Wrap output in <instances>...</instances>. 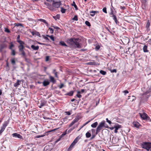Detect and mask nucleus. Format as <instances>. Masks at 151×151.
<instances>
[{
  "label": "nucleus",
  "mask_w": 151,
  "mask_h": 151,
  "mask_svg": "<svg viewBox=\"0 0 151 151\" xmlns=\"http://www.w3.org/2000/svg\"><path fill=\"white\" fill-rule=\"evenodd\" d=\"M81 42V40L79 38H71L67 41V43L70 46L77 48L81 47V44L80 43Z\"/></svg>",
  "instance_id": "obj_1"
},
{
  "label": "nucleus",
  "mask_w": 151,
  "mask_h": 151,
  "mask_svg": "<svg viewBox=\"0 0 151 151\" xmlns=\"http://www.w3.org/2000/svg\"><path fill=\"white\" fill-rule=\"evenodd\" d=\"M52 6L54 8H58L60 7V5L61 4V1L60 0L58 1H56L54 0L52 1Z\"/></svg>",
  "instance_id": "obj_2"
},
{
  "label": "nucleus",
  "mask_w": 151,
  "mask_h": 151,
  "mask_svg": "<svg viewBox=\"0 0 151 151\" xmlns=\"http://www.w3.org/2000/svg\"><path fill=\"white\" fill-rule=\"evenodd\" d=\"M105 122L103 121L101 122L97 127L96 130V134H97L102 129V127H104Z\"/></svg>",
  "instance_id": "obj_3"
},
{
  "label": "nucleus",
  "mask_w": 151,
  "mask_h": 151,
  "mask_svg": "<svg viewBox=\"0 0 151 151\" xmlns=\"http://www.w3.org/2000/svg\"><path fill=\"white\" fill-rule=\"evenodd\" d=\"M8 123L7 121L5 122L4 124H3L2 126L1 127V129L0 130V134H1V133L5 130L6 127L7 126Z\"/></svg>",
  "instance_id": "obj_4"
},
{
  "label": "nucleus",
  "mask_w": 151,
  "mask_h": 151,
  "mask_svg": "<svg viewBox=\"0 0 151 151\" xmlns=\"http://www.w3.org/2000/svg\"><path fill=\"white\" fill-rule=\"evenodd\" d=\"M39 103L38 104L39 107L41 108L42 107L45 105L47 101L44 100L42 99L41 100L40 103L38 101Z\"/></svg>",
  "instance_id": "obj_5"
},
{
  "label": "nucleus",
  "mask_w": 151,
  "mask_h": 151,
  "mask_svg": "<svg viewBox=\"0 0 151 151\" xmlns=\"http://www.w3.org/2000/svg\"><path fill=\"white\" fill-rule=\"evenodd\" d=\"M44 4L47 6V8L50 10L52 11H53L54 10V8L50 4L47 2H45Z\"/></svg>",
  "instance_id": "obj_6"
},
{
  "label": "nucleus",
  "mask_w": 151,
  "mask_h": 151,
  "mask_svg": "<svg viewBox=\"0 0 151 151\" xmlns=\"http://www.w3.org/2000/svg\"><path fill=\"white\" fill-rule=\"evenodd\" d=\"M142 148L146 149L147 151L149 150L148 142H145L144 143L142 144Z\"/></svg>",
  "instance_id": "obj_7"
},
{
  "label": "nucleus",
  "mask_w": 151,
  "mask_h": 151,
  "mask_svg": "<svg viewBox=\"0 0 151 151\" xmlns=\"http://www.w3.org/2000/svg\"><path fill=\"white\" fill-rule=\"evenodd\" d=\"M12 135L13 137L20 139H22V137L19 134L17 133H14L12 134Z\"/></svg>",
  "instance_id": "obj_8"
},
{
  "label": "nucleus",
  "mask_w": 151,
  "mask_h": 151,
  "mask_svg": "<svg viewBox=\"0 0 151 151\" xmlns=\"http://www.w3.org/2000/svg\"><path fill=\"white\" fill-rule=\"evenodd\" d=\"M139 114L141 117L144 120L146 119L147 116V114L145 113H143V114L139 113Z\"/></svg>",
  "instance_id": "obj_9"
},
{
  "label": "nucleus",
  "mask_w": 151,
  "mask_h": 151,
  "mask_svg": "<svg viewBox=\"0 0 151 151\" xmlns=\"http://www.w3.org/2000/svg\"><path fill=\"white\" fill-rule=\"evenodd\" d=\"M121 126L119 124L115 126L114 128L115 129L114 130V132L115 133H117V130L121 128Z\"/></svg>",
  "instance_id": "obj_10"
},
{
  "label": "nucleus",
  "mask_w": 151,
  "mask_h": 151,
  "mask_svg": "<svg viewBox=\"0 0 151 151\" xmlns=\"http://www.w3.org/2000/svg\"><path fill=\"white\" fill-rule=\"evenodd\" d=\"M6 47V45L5 44H2L0 45V52H2L3 49Z\"/></svg>",
  "instance_id": "obj_11"
},
{
  "label": "nucleus",
  "mask_w": 151,
  "mask_h": 151,
  "mask_svg": "<svg viewBox=\"0 0 151 151\" xmlns=\"http://www.w3.org/2000/svg\"><path fill=\"white\" fill-rule=\"evenodd\" d=\"M49 78L50 82H52L53 83H56V81L53 77L50 76Z\"/></svg>",
  "instance_id": "obj_12"
},
{
  "label": "nucleus",
  "mask_w": 151,
  "mask_h": 151,
  "mask_svg": "<svg viewBox=\"0 0 151 151\" xmlns=\"http://www.w3.org/2000/svg\"><path fill=\"white\" fill-rule=\"evenodd\" d=\"M80 138V137H79V136H78L76 137L72 143L75 145V144L77 142L78 140Z\"/></svg>",
  "instance_id": "obj_13"
},
{
  "label": "nucleus",
  "mask_w": 151,
  "mask_h": 151,
  "mask_svg": "<svg viewBox=\"0 0 151 151\" xmlns=\"http://www.w3.org/2000/svg\"><path fill=\"white\" fill-rule=\"evenodd\" d=\"M133 125L134 127L137 128L140 126V124L137 122H134Z\"/></svg>",
  "instance_id": "obj_14"
},
{
  "label": "nucleus",
  "mask_w": 151,
  "mask_h": 151,
  "mask_svg": "<svg viewBox=\"0 0 151 151\" xmlns=\"http://www.w3.org/2000/svg\"><path fill=\"white\" fill-rule=\"evenodd\" d=\"M31 47L33 50H38L39 49V46H35L34 45H32L31 46Z\"/></svg>",
  "instance_id": "obj_15"
},
{
  "label": "nucleus",
  "mask_w": 151,
  "mask_h": 151,
  "mask_svg": "<svg viewBox=\"0 0 151 151\" xmlns=\"http://www.w3.org/2000/svg\"><path fill=\"white\" fill-rule=\"evenodd\" d=\"M20 53V54L22 55L23 57H26V53L24 50L19 51Z\"/></svg>",
  "instance_id": "obj_16"
},
{
  "label": "nucleus",
  "mask_w": 151,
  "mask_h": 151,
  "mask_svg": "<svg viewBox=\"0 0 151 151\" xmlns=\"http://www.w3.org/2000/svg\"><path fill=\"white\" fill-rule=\"evenodd\" d=\"M21 82V81H20L19 80H17V82L14 84V86L15 87H17L18 86L20 85Z\"/></svg>",
  "instance_id": "obj_17"
},
{
  "label": "nucleus",
  "mask_w": 151,
  "mask_h": 151,
  "mask_svg": "<svg viewBox=\"0 0 151 151\" xmlns=\"http://www.w3.org/2000/svg\"><path fill=\"white\" fill-rule=\"evenodd\" d=\"M49 84L50 82L48 80H45L43 82V85L45 86H47L49 85Z\"/></svg>",
  "instance_id": "obj_18"
},
{
  "label": "nucleus",
  "mask_w": 151,
  "mask_h": 151,
  "mask_svg": "<svg viewBox=\"0 0 151 151\" xmlns=\"http://www.w3.org/2000/svg\"><path fill=\"white\" fill-rule=\"evenodd\" d=\"M10 61L12 65L14 66L16 65V61L14 58H12L10 60Z\"/></svg>",
  "instance_id": "obj_19"
},
{
  "label": "nucleus",
  "mask_w": 151,
  "mask_h": 151,
  "mask_svg": "<svg viewBox=\"0 0 151 151\" xmlns=\"http://www.w3.org/2000/svg\"><path fill=\"white\" fill-rule=\"evenodd\" d=\"M111 17H113V19L114 20L115 22L116 23V24H117L118 23H119V22H118L117 19V18L116 17L115 15H113V16H111Z\"/></svg>",
  "instance_id": "obj_20"
},
{
  "label": "nucleus",
  "mask_w": 151,
  "mask_h": 151,
  "mask_svg": "<svg viewBox=\"0 0 151 151\" xmlns=\"http://www.w3.org/2000/svg\"><path fill=\"white\" fill-rule=\"evenodd\" d=\"M147 46L146 45H145L143 48V50L144 52H148V50H147Z\"/></svg>",
  "instance_id": "obj_21"
},
{
  "label": "nucleus",
  "mask_w": 151,
  "mask_h": 151,
  "mask_svg": "<svg viewBox=\"0 0 151 151\" xmlns=\"http://www.w3.org/2000/svg\"><path fill=\"white\" fill-rule=\"evenodd\" d=\"M98 11H90V13H91L92 14H90L91 16H92V17H93L94 16V15H95V14L96 13H98Z\"/></svg>",
  "instance_id": "obj_22"
},
{
  "label": "nucleus",
  "mask_w": 151,
  "mask_h": 151,
  "mask_svg": "<svg viewBox=\"0 0 151 151\" xmlns=\"http://www.w3.org/2000/svg\"><path fill=\"white\" fill-rule=\"evenodd\" d=\"M18 48H19V51L24 50V45H19Z\"/></svg>",
  "instance_id": "obj_23"
},
{
  "label": "nucleus",
  "mask_w": 151,
  "mask_h": 151,
  "mask_svg": "<svg viewBox=\"0 0 151 151\" xmlns=\"http://www.w3.org/2000/svg\"><path fill=\"white\" fill-rule=\"evenodd\" d=\"M74 93V91H70V92L66 93L65 95H68L69 96H71L73 95V93Z\"/></svg>",
  "instance_id": "obj_24"
},
{
  "label": "nucleus",
  "mask_w": 151,
  "mask_h": 151,
  "mask_svg": "<svg viewBox=\"0 0 151 151\" xmlns=\"http://www.w3.org/2000/svg\"><path fill=\"white\" fill-rule=\"evenodd\" d=\"M74 146V145L71 143V145H70L69 147L68 148L67 150L68 151H71Z\"/></svg>",
  "instance_id": "obj_25"
},
{
  "label": "nucleus",
  "mask_w": 151,
  "mask_h": 151,
  "mask_svg": "<svg viewBox=\"0 0 151 151\" xmlns=\"http://www.w3.org/2000/svg\"><path fill=\"white\" fill-rule=\"evenodd\" d=\"M98 122H96L91 125V127L93 128H95L98 125Z\"/></svg>",
  "instance_id": "obj_26"
},
{
  "label": "nucleus",
  "mask_w": 151,
  "mask_h": 151,
  "mask_svg": "<svg viewBox=\"0 0 151 151\" xmlns=\"http://www.w3.org/2000/svg\"><path fill=\"white\" fill-rule=\"evenodd\" d=\"M52 73L54 74L55 77L57 78H58V76L57 75L58 73L56 71L55 69H54L53 70Z\"/></svg>",
  "instance_id": "obj_27"
},
{
  "label": "nucleus",
  "mask_w": 151,
  "mask_h": 151,
  "mask_svg": "<svg viewBox=\"0 0 151 151\" xmlns=\"http://www.w3.org/2000/svg\"><path fill=\"white\" fill-rule=\"evenodd\" d=\"M80 119L78 117H76L73 121L72 122L74 124H75Z\"/></svg>",
  "instance_id": "obj_28"
},
{
  "label": "nucleus",
  "mask_w": 151,
  "mask_h": 151,
  "mask_svg": "<svg viewBox=\"0 0 151 151\" xmlns=\"http://www.w3.org/2000/svg\"><path fill=\"white\" fill-rule=\"evenodd\" d=\"M60 44L63 46H65V47H67V45L63 42L60 41Z\"/></svg>",
  "instance_id": "obj_29"
},
{
  "label": "nucleus",
  "mask_w": 151,
  "mask_h": 151,
  "mask_svg": "<svg viewBox=\"0 0 151 151\" xmlns=\"http://www.w3.org/2000/svg\"><path fill=\"white\" fill-rule=\"evenodd\" d=\"M17 42L19 44V45H24L25 44L24 42L22 40L18 41Z\"/></svg>",
  "instance_id": "obj_30"
},
{
  "label": "nucleus",
  "mask_w": 151,
  "mask_h": 151,
  "mask_svg": "<svg viewBox=\"0 0 151 151\" xmlns=\"http://www.w3.org/2000/svg\"><path fill=\"white\" fill-rule=\"evenodd\" d=\"M60 17V15L59 14H57L55 16H53V18L56 20L57 19H59Z\"/></svg>",
  "instance_id": "obj_31"
},
{
  "label": "nucleus",
  "mask_w": 151,
  "mask_h": 151,
  "mask_svg": "<svg viewBox=\"0 0 151 151\" xmlns=\"http://www.w3.org/2000/svg\"><path fill=\"white\" fill-rule=\"evenodd\" d=\"M86 135L87 138H88L91 136V134L90 133L88 132L86 133Z\"/></svg>",
  "instance_id": "obj_32"
},
{
  "label": "nucleus",
  "mask_w": 151,
  "mask_h": 151,
  "mask_svg": "<svg viewBox=\"0 0 151 151\" xmlns=\"http://www.w3.org/2000/svg\"><path fill=\"white\" fill-rule=\"evenodd\" d=\"M71 5L72 6H73L75 8L76 10H78V8L76 5V4L75 2L74 1H73V2Z\"/></svg>",
  "instance_id": "obj_33"
},
{
  "label": "nucleus",
  "mask_w": 151,
  "mask_h": 151,
  "mask_svg": "<svg viewBox=\"0 0 151 151\" xmlns=\"http://www.w3.org/2000/svg\"><path fill=\"white\" fill-rule=\"evenodd\" d=\"M14 45L13 44L12 42L10 43V46L9 47V48L10 50L13 49L12 47H14Z\"/></svg>",
  "instance_id": "obj_34"
},
{
  "label": "nucleus",
  "mask_w": 151,
  "mask_h": 151,
  "mask_svg": "<svg viewBox=\"0 0 151 151\" xmlns=\"http://www.w3.org/2000/svg\"><path fill=\"white\" fill-rule=\"evenodd\" d=\"M12 52H11V55H12L14 56L16 55L14 49L11 50Z\"/></svg>",
  "instance_id": "obj_35"
},
{
  "label": "nucleus",
  "mask_w": 151,
  "mask_h": 151,
  "mask_svg": "<svg viewBox=\"0 0 151 151\" xmlns=\"http://www.w3.org/2000/svg\"><path fill=\"white\" fill-rule=\"evenodd\" d=\"M100 73L103 75H105L106 74V72L103 70H101L100 71Z\"/></svg>",
  "instance_id": "obj_36"
},
{
  "label": "nucleus",
  "mask_w": 151,
  "mask_h": 151,
  "mask_svg": "<svg viewBox=\"0 0 151 151\" xmlns=\"http://www.w3.org/2000/svg\"><path fill=\"white\" fill-rule=\"evenodd\" d=\"M61 12L62 13H65L66 11V9H65L63 8V7H61Z\"/></svg>",
  "instance_id": "obj_37"
},
{
  "label": "nucleus",
  "mask_w": 151,
  "mask_h": 151,
  "mask_svg": "<svg viewBox=\"0 0 151 151\" xmlns=\"http://www.w3.org/2000/svg\"><path fill=\"white\" fill-rule=\"evenodd\" d=\"M67 130H66L60 136V137H63L67 134Z\"/></svg>",
  "instance_id": "obj_38"
},
{
  "label": "nucleus",
  "mask_w": 151,
  "mask_h": 151,
  "mask_svg": "<svg viewBox=\"0 0 151 151\" xmlns=\"http://www.w3.org/2000/svg\"><path fill=\"white\" fill-rule=\"evenodd\" d=\"M47 37H50V39L52 41H54L55 40L54 38V37L52 35L50 36V35H47Z\"/></svg>",
  "instance_id": "obj_39"
},
{
  "label": "nucleus",
  "mask_w": 151,
  "mask_h": 151,
  "mask_svg": "<svg viewBox=\"0 0 151 151\" xmlns=\"http://www.w3.org/2000/svg\"><path fill=\"white\" fill-rule=\"evenodd\" d=\"M35 35L37 36H39L40 37H41L39 33V32L36 31H35Z\"/></svg>",
  "instance_id": "obj_40"
},
{
  "label": "nucleus",
  "mask_w": 151,
  "mask_h": 151,
  "mask_svg": "<svg viewBox=\"0 0 151 151\" xmlns=\"http://www.w3.org/2000/svg\"><path fill=\"white\" fill-rule=\"evenodd\" d=\"M85 23L87 26H88V27H90L91 25L90 23L87 21H86L85 22Z\"/></svg>",
  "instance_id": "obj_41"
},
{
  "label": "nucleus",
  "mask_w": 151,
  "mask_h": 151,
  "mask_svg": "<svg viewBox=\"0 0 151 151\" xmlns=\"http://www.w3.org/2000/svg\"><path fill=\"white\" fill-rule=\"evenodd\" d=\"M73 19L75 20V21H77L78 20V16L77 15H75L73 18Z\"/></svg>",
  "instance_id": "obj_42"
},
{
  "label": "nucleus",
  "mask_w": 151,
  "mask_h": 151,
  "mask_svg": "<svg viewBox=\"0 0 151 151\" xmlns=\"http://www.w3.org/2000/svg\"><path fill=\"white\" fill-rule=\"evenodd\" d=\"M49 29L50 30V32L51 34H52L53 33V30L52 28L51 27H49Z\"/></svg>",
  "instance_id": "obj_43"
},
{
  "label": "nucleus",
  "mask_w": 151,
  "mask_h": 151,
  "mask_svg": "<svg viewBox=\"0 0 151 151\" xmlns=\"http://www.w3.org/2000/svg\"><path fill=\"white\" fill-rule=\"evenodd\" d=\"M150 22H149V21H148V22H147L146 26V27L147 28H149V27L150 26Z\"/></svg>",
  "instance_id": "obj_44"
},
{
  "label": "nucleus",
  "mask_w": 151,
  "mask_h": 151,
  "mask_svg": "<svg viewBox=\"0 0 151 151\" xmlns=\"http://www.w3.org/2000/svg\"><path fill=\"white\" fill-rule=\"evenodd\" d=\"M103 11L105 13H107L106 9V7H104L103 9Z\"/></svg>",
  "instance_id": "obj_45"
},
{
  "label": "nucleus",
  "mask_w": 151,
  "mask_h": 151,
  "mask_svg": "<svg viewBox=\"0 0 151 151\" xmlns=\"http://www.w3.org/2000/svg\"><path fill=\"white\" fill-rule=\"evenodd\" d=\"M16 26H17L18 27L19 26H21L22 27H24L22 24H20V23L16 24Z\"/></svg>",
  "instance_id": "obj_46"
},
{
  "label": "nucleus",
  "mask_w": 151,
  "mask_h": 151,
  "mask_svg": "<svg viewBox=\"0 0 151 151\" xmlns=\"http://www.w3.org/2000/svg\"><path fill=\"white\" fill-rule=\"evenodd\" d=\"M100 48V46L99 45H97L96 46L95 49L96 50H98Z\"/></svg>",
  "instance_id": "obj_47"
},
{
  "label": "nucleus",
  "mask_w": 151,
  "mask_h": 151,
  "mask_svg": "<svg viewBox=\"0 0 151 151\" xmlns=\"http://www.w3.org/2000/svg\"><path fill=\"white\" fill-rule=\"evenodd\" d=\"M64 86V84L63 83H61L60 85L59 86V88L60 89L62 88Z\"/></svg>",
  "instance_id": "obj_48"
},
{
  "label": "nucleus",
  "mask_w": 151,
  "mask_h": 151,
  "mask_svg": "<svg viewBox=\"0 0 151 151\" xmlns=\"http://www.w3.org/2000/svg\"><path fill=\"white\" fill-rule=\"evenodd\" d=\"M51 27H54V28H55V29H58V30L60 29V28H59L58 27L54 26H52Z\"/></svg>",
  "instance_id": "obj_49"
},
{
  "label": "nucleus",
  "mask_w": 151,
  "mask_h": 151,
  "mask_svg": "<svg viewBox=\"0 0 151 151\" xmlns=\"http://www.w3.org/2000/svg\"><path fill=\"white\" fill-rule=\"evenodd\" d=\"M106 122H107L109 124H110L111 123V121H110L109 120L108 118H106Z\"/></svg>",
  "instance_id": "obj_50"
},
{
  "label": "nucleus",
  "mask_w": 151,
  "mask_h": 151,
  "mask_svg": "<svg viewBox=\"0 0 151 151\" xmlns=\"http://www.w3.org/2000/svg\"><path fill=\"white\" fill-rule=\"evenodd\" d=\"M90 121H91L90 120H89L87 122H86V123H85L84 124L82 127H83L84 126H85L87 124H88L90 122Z\"/></svg>",
  "instance_id": "obj_51"
},
{
  "label": "nucleus",
  "mask_w": 151,
  "mask_h": 151,
  "mask_svg": "<svg viewBox=\"0 0 151 151\" xmlns=\"http://www.w3.org/2000/svg\"><path fill=\"white\" fill-rule=\"evenodd\" d=\"M37 43L39 44H40V45H46V46H47V44H45V43H40V42H37Z\"/></svg>",
  "instance_id": "obj_52"
},
{
  "label": "nucleus",
  "mask_w": 151,
  "mask_h": 151,
  "mask_svg": "<svg viewBox=\"0 0 151 151\" xmlns=\"http://www.w3.org/2000/svg\"><path fill=\"white\" fill-rule=\"evenodd\" d=\"M49 56H46L45 58V61H47L49 60Z\"/></svg>",
  "instance_id": "obj_53"
},
{
  "label": "nucleus",
  "mask_w": 151,
  "mask_h": 151,
  "mask_svg": "<svg viewBox=\"0 0 151 151\" xmlns=\"http://www.w3.org/2000/svg\"><path fill=\"white\" fill-rule=\"evenodd\" d=\"M42 22L45 23L46 26H48V24L45 20L44 19Z\"/></svg>",
  "instance_id": "obj_54"
},
{
  "label": "nucleus",
  "mask_w": 151,
  "mask_h": 151,
  "mask_svg": "<svg viewBox=\"0 0 151 151\" xmlns=\"http://www.w3.org/2000/svg\"><path fill=\"white\" fill-rule=\"evenodd\" d=\"M5 32H7V33H9L10 32V30L7 28H5Z\"/></svg>",
  "instance_id": "obj_55"
},
{
  "label": "nucleus",
  "mask_w": 151,
  "mask_h": 151,
  "mask_svg": "<svg viewBox=\"0 0 151 151\" xmlns=\"http://www.w3.org/2000/svg\"><path fill=\"white\" fill-rule=\"evenodd\" d=\"M20 35H18L17 36V42H18V41H20V40H19V39H20Z\"/></svg>",
  "instance_id": "obj_56"
},
{
  "label": "nucleus",
  "mask_w": 151,
  "mask_h": 151,
  "mask_svg": "<svg viewBox=\"0 0 151 151\" xmlns=\"http://www.w3.org/2000/svg\"><path fill=\"white\" fill-rule=\"evenodd\" d=\"M148 147L149 148V150L150 148H151V143L148 142Z\"/></svg>",
  "instance_id": "obj_57"
},
{
  "label": "nucleus",
  "mask_w": 151,
  "mask_h": 151,
  "mask_svg": "<svg viewBox=\"0 0 151 151\" xmlns=\"http://www.w3.org/2000/svg\"><path fill=\"white\" fill-rule=\"evenodd\" d=\"M145 120H148L149 121H150L151 120V119H150V118L149 116H147V118H146V119Z\"/></svg>",
  "instance_id": "obj_58"
},
{
  "label": "nucleus",
  "mask_w": 151,
  "mask_h": 151,
  "mask_svg": "<svg viewBox=\"0 0 151 151\" xmlns=\"http://www.w3.org/2000/svg\"><path fill=\"white\" fill-rule=\"evenodd\" d=\"M111 72L112 73H116V69H113L111 71Z\"/></svg>",
  "instance_id": "obj_59"
},
{
  "label": "nucleus",
  "mask_w": 151,
  "mask_h": 151,
  "mask_svg": "<svg viewBox=\"0 0 151 151\" xmlns=\"http://www.w3.org/2000/svg\"><path fill=\"white\" fill-rule=\"evenodd\" d=\"M76 96L79 98H81L82 96L80 94H77Z\"/></svg>",
  "instance_id": "obj_60"
},
{
  "label": "nucleus",
  "mask_w": 151,
  "mask_h": 151,
  "mask_svg": "<svg viewBox=\"0 0 151 151\" xmlns=\"http://www.w3.org/2000/svg\"><path fill=\"white\" fill-rule=\"evenodd\" d=\"M74 124L73 122H72L69 125V127H71Z\"/></svg>",
  "instance_id": "obj_61"
},
{
  "label": "nucleus",
  "mask_w": 151,
  "mask_h": 151,
  "mask_svg": "<svg viewBox=\"0 0 151 151\" xmlns=\"http://www.w3.org/2000/svg\"><path fill=\"white\" fill-rule=\"evenodd\" d=\"M25 60L27 62H28L29 61V59L26 58V57H23Z\"/></svg>",
  "instance_id": "obj_62"
},
{
  "label": "nucleus",
  "mask_w": 151,
  "mask_h": 151,
  "mask_svg": "<svg viewBox=\"0 0 151 151\" xmlns=\"http://www.w3.org/2000/svg\"><path fill=\"white\" fill-rule=\"evenodd\" d=\"M120 8L122 10H124L125 9V6H121Z\"/></svg>",
  "instance_id": "obj_63"
},
{
  "label": "nucleus",
  "mask_w": 151,
  "mask_h": 151,
  "mask_svg": "<svg viewBox=\"0 0 151 151\" xmlns=\"http://www.w3.org/2000/svg\"><path fill=\"white\" fill-rule=\"evenodd\" d=\"M123 92L125 93V94L128 93L129 92L128 91L125 90Z\"/></svg>",
  "instance_id": "obj_64"
}]
</instances>
